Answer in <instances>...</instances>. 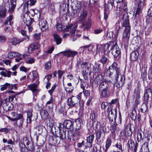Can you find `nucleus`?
Listing matches in <instances>:
<instances>
[{"label": "nucleus", "instance_id": "nucleus-1", "mask_svg": "<svg viewBox=\"0 0 152 152\" xmlns=\"http://www.w3.org/2000/svg\"><path fill=\"white\" fill-rule=\"evenodd\" d=\"M123 22L122 23V26L125 27V29L122 36L123 43L126 47H128L129 44V40L130 34V26L129 25V21L127 17L125 18L124 15H123Z\"/></svg>", "mask_w": 152, "mask_h": 152}, {"label": "nucleus", "instance_id": "nucleus-2", "mask_svg": "<svg viewBox=\"0 0 152 152\" xmlns=\"http://www.w3.org/2000/svg\"><path fill=\"white\" fill-rule=\"evenodd\" d=\"M105 74L107 76L111 78H113L115 76H119L121 74L119 66L116 63H113L105 71Z\"/></svg>", "mask_w": 152, "mask_h": 152}, {"label": "nucleus", "instance_id": "nucleus-3", "mask_svg": "<svg viewBox=\"0 0 152 152\" xmlns=\"http://www.w3.org/2000/svg\"><path fill=\"white\" fill-rule=\"evenodd\" d=\"M152 96V90L151 88H149L146 90L144 94V102L141 106L140 110L142 113L145 112L148 110L147 103L149 98Z\"/></svg>", "mask_w": 152, "mask_h": 152}, {"label": "nucleus", "instance_id": "nucleus-4", "mask_svg": "<svg viewBox=\"0 0 152 152\" xmlns=\"http://www.w3.org/2000/svg\"><path fill=\"white\" fill-rule=\"evenodd\" d=\"M81 93L76 96H72L67 100L68 105L72 107H75L76 108L80 107Z\"/></svg>", "mask_w": 152, "mask_h": 152}, {"label": "nucleus", "instance_id": "nucleus-5", "mask_svg": "<svg viewBox=\"0 0 152 152\" xmlns=\"http://www.w3.org/2000/svg\"><path fill=\"white\" fill-rule=\"evenodd\" d=\"M110 107H108L107 108V112H109L108 115L109 121L112 122L113 121V119H114V121L116 122L117 115V109L115 108L113 109H112L111 107L110 108Z\"/></svg>", "mask_w": 152, "mask_h": 152}, {"label": "nucleus", "instance_id": "nucleus-6", "mask_svg": "<svg viewBox=\"0 0 152 152\" xmlns=\"http://www.w3.org/2000/svg\"><path fill=\"white\" fill-rule=\"evenodd\" d=\"M115 78V86L118 88H121L124 85L125 80V78L124 75H120L119 76H114Z\"/></svg>", "mask_w": 152, "mask_h": 152}, {"label": "nucleus", "instance_id": "nucleus-7", "mask_svg": "<svg viewBox=\"0 0 152 152\" xmlns=\"http://www.w3.org/2000/svg\"><path fill=\"white\" fill-rule=\"evenodd\" d=\"M141 90V85L140 83H138L137 86L134 90L133 95L134 100L135 103L138 104L140 102V94Z\"/></svg>", "mask_w": 152, "mask_h": 152}, {"label": "nucleus", "instance_id": "nucleus-8", "mask_svg": "<svg viewBox=\"0 0 152 152\" xmlns=\"http://www.w3.org/2000/svg\"><path fill=\"white\" fill-rule=\"evenodd\" d=\"M145 0H138V1H135V3L136 2L137 3V7L135 14V17H137V15L138 16L141 13L142 10L145 5Z\"/></svg>", "mask_w": 152, "mask_h": 152}, {"label": "nucleus", "instance_id": "nucleus-9", "mask_svg": "<svg viewBox=\"0 0 152 152\" xmlns=\"http://www.w3.org/2000/svg\"><path fill=\"white\" fill-rule=\"evenodd\" d=\"M63 125L62 124H59L58 127L59 131V133L58 135H56L59 138V140L61 142H63L66 139V132L64 130H61V126Z\"/></svg>", "mask_w": 152, "mask_h": 152}, {"label": "nucleus", "instance_id": "nucleus-10", "mask_svg": "<svg viewBox=\"0 0 152 152\" xmlns=\"http://www.w3.org/2000/svg\"><path fill=\"white\" fill-rule=\"evenodd\" d=\"M114 5L113 1H111L108 4H104V19L107 20L108 17V15L109 13V7L111 6V8H113Z\"/></svg>", "mask_w": 152, "mask_h": 152}, {"label": "nucleus", "instance_id": "nucleus-11", "mask_svg": "<svg viewBox=\"0 0 152 152\" xmlns=\"http://www.w3.org/2000/svg\"><path fill=\"white\" fill-rule=\"evenodd\" d=\"M63 53L65 56L69 58L70 57H74L77 55L78 53L74 50H71L70 49L65 50L63 51L60 52L59 54Z\"/></svg>", "mask_w": 152, "mask_h": 152}, {"label": "nucleus", "instance_id": "nucleus-12", "mask_svg": "<svg viewBox=\"0 0 152 152\" xmlns=\"http://www.w3.org/2000/svg\"><path fill=\"white\" fill-rule=\"evenodd\" d=\"M111 50L112 51V54L115 58L120 56L121 55L120 50L117 45H116V43L115 44H114Z\"/></svg>", "mask_w": 152, "mask_h": 152}, {"label": "nucleus", "instance_id": "nucleus-13", "mask_svg": "<svg viewBox=\"0 0 152 152\" xmlns=\"http://www.w3.org/2000/svg\"><path fill=\"white\" fill-rule=\"evenodd\" d=\"M81 67L83 69V72H85L86 73H89V75L91 73H90L91 71V68L92 66L91 63L89 64H88V63L86 62H83L81 64Z\"/></svg>", "mask_w": 152, "mask_h": 152}, {"label": "nucleus", "instance_id": "nucleus-14", "mask_svg": "<svg viewBox=\"0 0 152 152\" xmlns=\"http://www.w3.org/2000/svg\"><path fill=\"white\" fill-rule=\"evenodd\" d=\"M114 44V42L111 41L104 45L103 51L104 54H107L109 53L110 51L111 50Z\"/></svg>", "mask_w": 152, "mask_h": 152}, {"label": "nucleus", "instance_id": "nucleus-15", "mask_svg": "<svg viewBox=\"0 0 152 152\" xmlns=\"http://www.w3.org/2000/svg\"><path fill=\"white\" fill-rule=\"evenodd\" d=\"M23 22L26 24V26L25 27V28H27L28 29L29 31H31L32 30V26H31L32 24L31 19L29 16H27V18H26L24 17Z\"/></svg>", "mask_w": 152, "mask_h": 152}, {"label": "nucleus", "instance_id": "nucleus-16", "mask_svg": "<svg viewBox=\"0 0 152 152\" xmlns=\"http://www.w3.org/2000/svg\"><path fill=\"white\" fill-rule=\"evenodd\" d=\"M128 144L130 150L133 151V152H136L138 144L136 142L135 144L133 140L130 139L128 141Z\"/></svg>", "mask_w": 152, "mask_h": 152}, {"label": "nucleus", "instance_id": "nucleus-17", "mask_svg": "<svg viewBox=\"0 0 152 152\" xmlns=\"http://www.w3.org/2000/svg\"><path fill=\"white\" fill-rule=\"evenodd\" d=\"M23 143L24 145H27L26 148L30 151H34V147L33 146V144L32 142L29 141L26 137L23 138Z\"/></svg>", "mask_w": 152, "mask_h": 152}, {"label": "nucleus", "instance_id": "nucleus-18", "mask_svg": "<svg viewBox=\"0 0 152 152\" xmlns=\"http://www.w3.org/2000/svg\"><path fill=\"white\" fill-rule=\"evenodd\" d=\"M39 26L42 31H45L48 28L46 20L44 18L41 19L39 23Z\"/></svg>", "mask_w": 152, "mask_h": 152}, {"label": "nucleus", "instance_id": "nucleus-19", "mask_svg": "<svg viewBox=\"0 0 152 152\" xmlns=\"http://www.w3.org/2000/svg\"><path fill=\"white\" fill-rule=\"evenodd\" d=\"M94 137V134H91L87 137L86 139L87 142L85 143V146L87 147L91 148L92 146V144Z\"/></svg>", "mask_w": 152, "mask_h": 152}, {"label": "nucleus", "instance_id": "nucleus-20", "mask_svg": "<svg viewBox=\"0 0 152 152\" xmlns=\"http://www.w3.org/2000/svg\"><path fill=\"white\" fill-rule=\"evenodd\" d=\"M145 142L142 145L140 152H148L149 149L148 148V142L150 140L149 138L148 137L146 138Z\"/></svg>", "mask_w": 152, "mask_h": 152}, {"label": "nucleus", "instance_id": "nucleus-21", "mask_svg": "<svg viewBox=\"0 0 152 152\" xmlns=\"http://www.w3.org/2000/svg\"><path fill=\"white\" fill-rule=\"evenodd\" d=\"M110 83L106 80L99 84L98 90L99 91L102 89H109Z\"/></svg>", "mask_w": 152, "mask_h": 152}, {"label": "nucleus", "instance_id": "nucleus-22", "mask_svg": "<svg viewBox=\"0 0 152 152\" xmlns=\"http://www.w3.org/2000/svg\"><path fill=\"white\" fill-rule=\"evenodd\" d=\"M100 66V64L98 63H95L94 66L92 65L90 73H96L99 72L101 71Z\"/></svg>", "mask_w": 152, "mask_h": 152}, {"label": "nucleus", "instance_id": "nucleus-23", "mask_svg": "<svg viewBox=\"0 0 152 152\" xmlns=\"http://www.w3.org/2000/svg\"><path fill=\"white\" fill-rule=\"evenodd\" d=\"M74 122L70 120H65L63 123V126L67 129H71L73 128Z\"/></svg>", "mask_w": 152, "mask_h": 152}, {"label": "nucleus", "instance_id": "nucleus-24", "mask_svg": "<svg viewBox=\"0 0 152 152\" xmlns=\"http://www.w3.org/2000/svg\"><path fill=\"white\" fill-rule=\"evenodd\" d=\"M50 144L53 145H57L61 142L56 135L52 136L50 140Z\"/></svg>", "mask_w": 152, "mask_h": 152}, {"label": "nucleus", "instance_id": "nucleus-25", "mask_svg": "<svg viewBox=\"0 0 152 152\" xmlns=\"http://www.w3.org/2000/svg\"><path fill=\"white\" fill-rule=\"evenodd\" d=\"M39 47V45L38 43L37 42L32 43L28 48V52L31 53L33 51L38 49Z\"/></svg>", "mask_w": 152, "mask_h": 152}, {"label": "nucleus", "instance_id": "nucleus-26", "mask_svg": "<svg viewBox=\"0 0 152 152\" xmlns=\"http://www.w3.org/2000/svg\"><path fill=\"white\" fill-rule=\"evenodd\" d=\"M17 119L15 124L19 127L21 126L23 122V115L21 114H17Z\"/></svg>", "mask_w": 152, "mask_h": 152}, {"label": "nucleus", "instance_id": "nucleus-27", "mask_svg": "<svg viewBox=\"0 0 152 152\" xmlns=\"http://www.w3.org/2000/svg\"><path fill=\"white\" fill-rule=\"evenodd\" d=\"M77 27V26L72 24L68 25V26H66V31L68 32L70 31L71 34L72 35L75 33Z\"/></svg>", "mask_w": 152, "mask_h": 152}, {"label": "nucleus", "instance_id": "nucleus-28", "mask_svg": "<svg viewBox=\"0 0 152 152\" xmlns=\"http://www.w3.org/2000/svg\"><path fill=\"white\" fill-rule=\"evenodd\" d=\"M132 134L130 124H128L125 127V134L126 137L131 136Z\"/></svg>", "mask_w": 152, "mask_h": 152}, {"label": "nucleus", "instance_id": "nucleus-29", "mask_svg": "<svg viewBox=\"0 0 152 152\" xmlns=\"http://www.w3.org/2000/svg\"><path fill=\"white\" fill-rule=\"evenodd\" d=\"M75 123L77 124V125L75 128V131L74 134L75 136H79L80 134V132L79 130L80 129L81 127V123L79 121V119L75 120Z\"/></svg>", "mask_w": 152, "mask_h": 152}, {"label": "nucleus", "instance_id": "nucleus-30", "mask_svg": "<svg viewBox=\"0 0 152 152\" xmlns=\"http://www.w3.org/2000/svg\"><path fill=\"white\" fill-rule=\"evenodd\" d=\"M3 107L4 110L7 111L12 110L14 107V105L10 102L4 103Z\"/></svg>", "mask_w": 152, "mask_h": 152}, {"label": "nucleus", "instance_id": "nucleus-31", "mask_svg": "<svg viewBox=\"0 0 152 152\" xmlns=\"http://www.w3.org/2000/svg\"><path fill=\"white\" fill-rule=\"evenodd\" d=\"M75 5L74 10L76 11L75 14L79 13L81 10V2L80 1H76Z\"/></svg>", "mask_w": 152, "mask_h": 152}, {"label": "nucleus", "instance_id": "nucleus-32", "mask_svg": "<svg viewBox=\"0 0 152 152\" xmlns=\"http://www.w3.org/2000/svg\"><path fill=\"white\" fill-rule=\"evenodd\" d=\"M139 53L137 51L132 52L130 55V59L132 61H136L138 57Z\"/></svg>", "mask_w": 152, "mask_h": 152}, {"label": "nucleus", "instance_id": "nucleus-33", "mask_svg": "<svg viewBox=\"0 0 152 152\" xmlns=\"http://www.w3.org/2000/svg\"><path fill=\"white\" fill-rule=\"evenodd\" d=\"M100 96L103 98L107 97L109 94V89H102L101 90Z\"/></svg>", "mask_w": 152, "mask_h": 152}, {"label": "nucleus", "instance_id": "nucleus-34", "mask_svg": "<svg viewBox=\"0 0 152 152\" xmlns=\"http://www.w3.org/2000/svg\"><path fill=\"white\" fill-rule=\"evenodd\" d=\"M119 22L116 23L114 26L115 32V35L118 36L119 32L121 31V27Z\"/></svg>", "mask_w": 152, "mask_h": 152}, {"label": "nucleus", "instance_id": "nucleus-35", "mask_svg": "<svg viewBox=\"0 0 152 152\" xmlns=\"http://www.w3.org/2000/svg\"><path fill=\"white\" fill-rule=\"evenodd\" d=\"M26 39V38H22L20 39H18L16 38L12 39V41L11 42L14 45H16L17 44H19L20 42L23 40Z\"/></svg>", "mask_w": 152, "mask_h": 152}, {"label": "nucleus", "instance_id": "nucleus-36", "mask_svg": "<svg viewBox=\"0 0 152 152\" xmlns=\"http://www.w3.org/2000/svg\"><path fill=\"white\" fill-rule=\"evenodd\" d=\"M93 126L94 128H95L96 131H99L101 128V126L100 123L99 122L96 121H94L92 122V125L90 126Z\"/></svg>", "mask_w": 152, "mask_h": 152}, {"label": "nucleus", "instance_id": "nucleus-37", "mask_svg": "<svg viewBox=\"0 0 152 152\" xmlns=\"http://www.w3.org/2000/svg\"><path fill=\"white\" fill-rule=\"evenodd\" d=\"M88 13L86 10H83V12H82L79 18V20L81 22H82L85 20L86 18L87 15Z\"/></svg>", "mask_w": 152, "mask_h": 152}, {"label": "nucleus", "instance_id": "nucleus-38", "mask_svg": "<svg viewBox=\"0 0 152 152\" xmlns=\"http://www.w3.org/2000/svg\"><path fill=\"white\" fill-rule=\"evenodd\" d=\"M12 16L11 15H10L5 20L4 24V25L9 24L10 25H11L13 23V22L12 21Z\"/></svg>", "mask_w": 152, "mask_h": 152}, {"label": "nucleus", "instance_id": "nucleus-39", "mask_svg": "<svg viewBox=\"0 0 152 152\" xmlns=\"http://www.w3.org/2000/svg\"><path fill=\"white\" fill-rule=\"evenodd\" d=\"M38 85V84L34 83L28 85V88H29L33 92H36L37 90Z\"/></svg>", "mask_w": 152, "mask_h": 152}, {"label": "nucleus", "instance_id": "nucleus-40", "mask_svg": "<svg viewBox=\"0 0 152 152\" xmlns=\"http://www.w3.org/2000/svg\"><path fill=\"white\" fill-rule=\"evenodd\" d=\"M105 80L104 79L103 76L100 75L97 76L95 79V81L96 82L97 84L99 85Z\"/></svg>", "mask_w": 152, "mask_h": 152}, {"label": "nucleus", "instance_id": "nucleus-41", "mask_svg": "<svg viewBox=\"0 0 152 152\" xmlns=\"http://www.w3.org/2000/svg\"><path fill=\"white\" fill-rule=\"evenodd\" d=\"M20 54L16 52H10L8 53V57L10 58H13L14 57L19 56Z\"/></svg>", "mask_w": 152, "mask_h": 152}, {"label": "nucleus", "instance_id": "nucleus-42", "mask_svg": "<svg viewBox=\"0 0 152 152\" xmlns=\"http://www.w3.org/2000/svg\"><path fill=\"white\" fill-rule=\"evenodd\" d=\"M37 2L36 0H30L26 2L24 4V7H28V5L30 6L34 5Z\"/></svg>", "mask_w": 152, "mask_h": 152}, {"label": "nucleus", "instance_id": "nucleus-43", "mask_svg": "<svg viewBox=\"0 0 152 152\" xmlns=\"http://www.w3.org/2000/svg\"><path fill=\"white\" fill-rule=\"evenodd\" d=\"M68 138L69 140H75L76 139L75 135L73 132L71 131H69L68 132L67 135Z\"/></svg>", "mask_w": 152, "mask_h": 152}, {"label": "nucleus", "instance_id": "nucleus-44", "mask_svg": "<svg viewBox=\"0 0 152 152\" xmlns=\"http://www.w3.org/2000/svg\"><path fill=\"white\" fill-rule=\"evenodd\" d=\"M19 147L22 152H29V150L26 148V145H24L22 142L19 144Z\"/></svg>", "mask_w": 152, "mask_h": 152}, {"label": "nucleus", "instance_id": "nucleus-45", "mask_svg": "<svg viewBox=\"0 0 152 152\" xmlns=\"http://www.w3.org/2000/svg\"><path fill=\"white\" fill-rule=\"evenodd\" d=\"M137 115L135 108H133L130 117L132 120L135 121L137 118Z\"/></svg>", "mask_w": 152, "mask_h": 152}, {"label": "nucleus", "instance_id": "nucleus-46", "mask_svg": "<svg viewBox=\"0 0 152 152\" xmlns=\"http://www.w3.org/2000/svg\"><path fill=\"white\" fill-rule=\"evenodd\" d=\"M56 28L58 31H66V27L62 25L61 24L57 23L56 25Z\"/></svg>", "mask_w": 152, "mask_h": 152}, {"label": "nucleus", "instance_id": "nucleus-47", "mask_svg": "<svg viewBox=\"0 0 152 152\" xmlns=\"http://www.w3.org/2000/svg\"><path fill=\"white\" fill-rule=\"evenodd\" d=\"M40 114L42 118L43 119L46 118L48 116V113L47 111L45 110H41Z\"/></svg>", "mask_w": 152, "mask_h": 152}, {"label": "nucleus", "instance_id": "nucleus-48", "mask_svg": "<svg viewBox=\"0 0 152 152\" xmlns=\"http://www.w3.org/2000/svg\"><path fill=\"white\" fill-rule=\"evenodd\" d=\"M112 143L111 140L109 138H107V139L106 141V143L105 145V151L107 152L110 146Z\"/></svg>", "mask_w": 152, "mask_h": 152}, {"label": "nucleus", "instance_id": "nucleus-49", "mask_svg": "<svg viewBox=\"0 0 152 152\" xmlns=\"http://www.w3.org/2000/svg\"><path fill=\"white\" fill-rule=\"evenodd\" d=\"M54 39L56 42L57 45H59L60 44L62 41L61 39L59 37V36L56 34H54Z\"/></svg>", "mask_w": 152, "mask_h": 152}, {"label": "nucleus", "instance_id": "nucleus-50", "mask_svg": "<svg viewBox=\"0 0 152 152\" xmlns=\"http://www.w3.org/2000/svg\"><path fill=\"white\" fill-rule=\"evenodd\" d=\"M6 9L5 8H2L0 10V18H4L6 14Z\"/></svg>", "mask_w": 152, "mask_h": 152}, {"label": "nucleus", "instance_id": "nucleus-51", "mask_svg": "<svg viewBox=\"0 0 152 152\" xmlns=\"http://www.w3.org/2000/svg\"><path fill=\"white\" fill-rule=\"evenodd\" d=\"M27 121L28 123H30L31 121V118L32 116V113L31 112L28 111L27 113Z\"/></svg>", "mask_w": 152, "mask_h": 152}, {"label": "nucleus", "instance_id": "nucleus-52", "mask_svg": "<svg viewBox=\"0 0 152 152\" xmlns=\"http://www.w3.org/2000/svg\"><path fill=\"white\" fill-rule=\"evenodd\" d=\"M108 61V58L104 55L102 56L99 60L100 62L103 64L107 63Z\"/></svg>", "mask_w": 152, "mask_h": 152}, {"label": "nucleus", "instance_id": "nucleus-53", "mask_svg": "<svg viewBox=\"0 0 152 152\" xmlns=\"http://www.w3.org/2000/svg\"><path fill=\"white\" fill-rule=\"evenodd\" d=\"M16 4H14L10 3V4H9V9L8 10L9 12H12L13 11L14 9L15 8V7L16 6Z\"/></svg>", "mask_w": 152, "mask_h": 152}, {"label": "nucleus", "instance_id": "nucleus-54", "mask_svg": "<svg viewBox=\"0 0 152 152\" xmlns=\"http://www.w3.org/2000/svg\"><path fill=\"white\" fill-rule=\"evenodd\" d=\"M143 139L142 137V133L140 132H138L137 133V140L138 142H140L141 140Z\"/></svg>", "mask_w": 152, "mask_h": 152}, {"label": "nucleus", "instance_id": "nucleus-55", "mask_svg": "<svg viewBox=\"0 0 152 152\" xmlns=\"http://www.w3.org/2000/svg\"><path fill=\"white\" fill-rule=\"evenodd\" d=\"M51 66V63L50 61H49L45 63V67L46 69L48 70L50 68Z\"/></svg>", "mask_w": 152, "mask_h": 152}, {"label": "nucleus", "instance_id": "nucleus-56", "mask_svg": "<svg viewBox=\"0 0 152 152\" xmlns=\"http://www.w3.org/2000/svg\"><path fill=\"white\" fill-rule=\"evenodd\" d=\"M32 75L33 77V80H35L36 79H37V80H39V76H38V74L37 72L36 71H34L32 72Z\"/></svg>", "mask_w": 152, "mask_h": 152}, {"label": "nucleus", "instance_id": "nucleus-57", "mask_svg": "<svg viewBox=\"0 0 152 152\" xmlns=\"http://www.w3.org/2000/svg\"><path fill=\"white\" fill-rule=\"evenodd\" d=\"M92 48L93 49H95L96 50V54H97L98 52L100 51V45H97L96 46L95 45H92Z\"/></svg>", "mask_w": 152, "mask_h": 152}, {"label": "nucleus", "instance_id": "nucleus-58", "mask_svg": "<svg viewBox=\"0 0 152 152\" xmlns=\"http://www.w3.org/2000/svg\"><path fill=\"white\" fill-rule=\"evenodd\" d=\"M10 130V129L6 128H1L0 129V132H4L5 134H7L8 133Z\"/></svg>", "mask_w": 152, "mask_h": 152}, {"label": "nucleus", "instance_id": "nucleus-59", "mask_svg": "<svg viewBox=\"0 0 152 152\" xmlns=\"http://www.w3.org/2000/svg\"><path fill=\"white\" fill-rule=\"evenodd\" d=\"M148 75L149 79H152V64L148 71Z\"/></svg>", "mask_w": 152, "mask_h": 152}, {"label": "nucleus", "instance_id": "nucleus-60", "mask_svg": "<svg viewBox=\"0 0 152 152\" xmlns=\"http://www.w3.org/2000/svg\"><path fill=\"white\" fill-rule=\"evenodd\" d=\"M10 85V83H6L4 85L2 86V87L1 88V90L3 91L6 89Z\"/></svg>", "mask_w": 152, "mask_h": 152}, {"label": "nucleus", "instance_id": "nucleus-61", "mask_svg": "<svg viewBox=\"0 0 152 152\" xmlns=\"http://www.w3.org/2000/svg\"><path fill=\"white\" fill-rule=\"evenodd\" d=\"M90 118L92 120V122H93L94 121L95 119V112L94 111L91 112L90 115Z\"/></svg>", "mask_w": 152, "mask_h": 152}, {"label": "nucleus", "instance_id": "nucleus-62", "mask_svg": "<svg viewBox=\"0 0 152 152\" xmlns=\"http://www.w3.org/2000/svg\"><path fill=\"white\" fill-rule=\"evenodd\" d=\"M152 22V18L151 17H149L146 19V23L147 25H149L151 24Z\"/></svg>", "mask_w": 152, "mask_h": 152}, {"label": "nucleus", "instance_id": "nucleus-63", "mask_svg": "<svg viewBox=\"0 0 152 152\" xmlns=\"http://www.w3.org/2000/svg\"><path fill=\"white\" fill-rule=\"evenodd\" d=\"M35 59L33 58H31L26 60V62L28 64H32L34 62Z\"/></svg>", "mask_w": 152, "mask_h": 152}, {"label": "nucleus", "instance_id": "nucleus-64", "mask_svg": "<svg viewBox=\"0 0 152 152\" xmlns=\"http://www.w3.org/2000/svg\"><path fill=\"white\" fill-rule=\"evenodd\" d=\"M118 101V100L117 99H115L112 100L110 102L108 103V106H112L113 104L116 103Z\"/></svg>", "mask_w": 152, "mask_h": 152}]
</instances>
